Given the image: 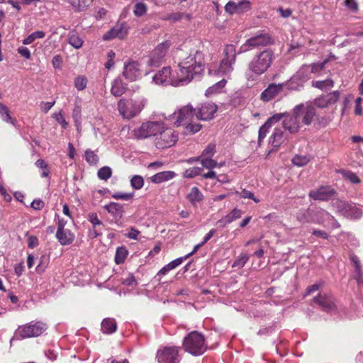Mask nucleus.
<instances>
[{"instance_id":"13d9d810","label":"nucleus","mask_w":363,"mask_h":363,"mask_svg":"<svg viewBox=\"0 0 363 363\" xmlns=\"http://www.w3.org/2000/svg\"><path fill=\"white\" fill-rule=\"evenodd\" d=\"M270 126L268 123H264L263 125L259 128V143H260L267 135Z\"/></svg>"},{"instance_id":"cd10ccee","label":"nucleus","mask_w":363,"mask_h":363,"mask_svg":"<svg viewBox=\"0 0 363 363\" xmlns=\"http://www.w3.org/2000/svg\"><path fill=\"white\" fill-rule=\"evenodd\" d=\"M203 194L196 186L192 187L187 196L189 201L193 205H196V203L200 202L203 199Z\"/></svg>"},{"instance_id":"6e6d98bb","label":"nucleus","mask_w":363,"mask_h":363,"mask_svg":"<svg viewBox=\"0 0 363 363\" xmlns=\"http://www.w3.org/2000/svg\"><path fill=\"white\" fill-rule=\"evenodd\" d=\"M328 60H325L322 62L320 63H313L311 65V72L312 73H317L321 70H323L325 65L328 63Z\"/></svg>"},{"instance_id":"1a4fd4ad","label":"nucleus","mask_w":363,"mask_h":363,"mask_svg":"<svg viewBox=\"0 0 363 363\" xmlns=\"http://www.w3.org/2000/svg\"><path fill=\"white\" fill-rule=\"evenodd\" d=\"M178 135L175 130L170 128H164L162 123V130L157 133L155 138V146L158 149L169 148L177 143Z\"/></svg>"},{"instance_id":"09e8293b","label":"nucleus","mask_w":363,"mask_h":363,"mask_svg":"<svg viewBox=\"0 0 363 363\" xmlns=\"http://www.w3.org/2000/svg\"><path fill=\"white\" fill-rule=\"evenodd\" d=\"M235 194L236 195H239L241 198L243 199H250L255 203H259L260 201L259 199L254 196V194L252 191H250L245 189H243L241 191H236Z\"/></svg>"},{"instance_id":"ddd939ff","label":"nucleus","mask_w":363,"mask_h":363,"mask_svg":"<svg viewBox=\"0 0 363 363\" xmlns=\"http://www.w3.org/2000/svg\"><path fill=\"white\" fill-rule=\"evenodd\" d=\"M170 47V43L168 41L159 44L150 53L147 62L150 67H158Z\"/></svg>"},{"instance_id":"3c124183","label":"nucleus","mask_w":363,"mask_h":363,"mask_svg":"<svg viewBox=\"0 0 363 363\" xmlns=\"http://www.w3.org/2000/svg\"><path fill=\"white\" fill-rule=\"evenodd\" d=\"M131 186L135 189H140L144 185V179L141 176L135 175L130 180Z\"/></svg>"},{"instance_id":"052dcab7","label":"nucleus","mask_w":363,"mask_h":363,"mask_svg":"<svg viewBox=\"0 0 363 363\" xmlns=\"http://www.w3.org/2000/svg\"><path fill=\"white\" fill-rule=\"evenodd\" d=\"M116 38H118V34L116 33V29L112 28L104 35L103 39L104 40H110Z\"/></svg>"},{"instance_id":"c9c22d12","label":"nucleus","mask_w":363,"mask_h":363,"mask_svg":"<svg viewBox=\"0 0 363 363\" xmlns=\"http://www.w3.org/2000/svg\"><path fill=\"white\" fill-rule=\"evenodd\" d=\"M45 36V32L42 30H38L32 33L28 37L23 40V44L29 45L31 44L35 39L43 38Z\"/></svg>"},{"instance_id":"f257e3e1","label":"nucleus","mask_w":363,"mask_h":363,"mask_svg":"<svg viewBox=\"0 0 363 363\" xmlns=\"http://www.w3.org/2000/svg\"><path fill=\"white\" fill-rule=\"evenodd\" d=\"M178 60V74L184 85L189 83L195 76L201 74L205 67L203 53L198 50L179 49L175 53Z\"/></svg>"},{"instance_id":"7c9ffc66","label":"nucleus","mask_w":363,"mask_h":363,"mask_svg":"<svg viewBox=\"0 0 363 363\" xmlns=\"http://www.w3.org/2000/svg\"><path fill=\"white\" fill-rule=\"evenodd\" d=\"M75 11L79 12L86 10L93 2V0H78L77 4L73 1H68Z\"/></svg>"},{"instance_id":"f3484780","label":"nucleus","mask_w":363,"mask_h":363,"mask_svg":"<svg viewBox=\"0 0 363 363\" xmlns=\"http://www.w3.org/2000/svg\"><path fill=\"white\" fill-rule=\"evenodd\" d=\"M123 75L130 81H135L141 75L140 64L136 61H128L125 64Z\"/></svg>"},{"instance_id":"864d4df0","label":"nucleus","mask_w":363,"mask_h":363,"mask_svg":"<svg viewBox=\"0 0 363 363\" xmlns=\"http://www.w3.org/2000/svg\"><path fill=\"white\" fill-rule=\"evenodd\" d=\"M344 5L353 13H357L359 10V4L356 0H345Z\"/></svg>"},{"instance_id":"79ce46f5","label":"nucleus","mask_w":363,"mask_h":363,"mask_svg":"<svg viewBox=\"0 0 363 363\" xmlns=\"http://www.w3.org/2000/svg\"><path fill=\"white\" fill-rule=\"evenodd\" d=\"M112 175V170L109 167L105 166L98 170L97 176L101 180H107Z\"/></svg>"},{"instance_id":"9d476101","label":"nucleus","mask_w":363,"mask_h":363,"mask_svg":"<svg viewBox=\"0 0 363 363\" xmlns=\"http://www.w3.org/2000/svg\"><path fill=\"white\" fill-rule=\"evenodd\" d=\"M162 130V123L159 122L148 121L142 123V125L133 130L132 133L136 139H144L151 136L155 138L157 133Z\"/></svg>"},{"instance_id":"bf43d9fd","label":"nucleus","mask_w":363,"mask_h":363,"mask_svg":"<svg viewBox=\"0 0 363 363\" xmlns=\"http://www.w3.org/2000/svg\"><path fill=\"white\" fill-rule=\"evenodd\" d=\"M286 113H277L269 118L265 122L266 123H268V125L271 127L274 123L279 121L282 118L284 117Z\"/></svg>"},{"instance_id":"c85d7f7f","label":"nucleus","mask_w":363,"mask_h":363,"mask_svg":"<svg viewBox=\"0 0 363 363\" xmlns=\"http://www.w3.org/2000/svg\"><path fill=\"white\" fill-rule=\"evenodd\" d=\"M334 82L331 79L325 80L314 81L312 82V86L322 91H327L328 89L334 86Z\"/></svg>"},{"instance_id":"423d86ee","label":"nucleus","mask_w":363,"mask_h":363,"mask_svg":"<svg viewBox=\"0 0 363 363\" xmlns=\"http://www.w3.org/2000/svg\"><path fill=\"white\" fill-rule=\"evenodd\" d=\"M293 110L301 125L308 126L315 123L316 121H318V124L321 123L316 108L311 103L298 104Z\"/></svg>"},{"instance_id":"b1692460","label":"nucleus","mask_w":363,"mask_h":363,"mask_svg":"<svg viewBox=\"0 0 363 363\" xmlns=\"http://www.w3.org/2000/svg\"><path fill=\"white\" fill-rule=\"evenodd\" d=\"M127 87L121 79H115L111 86V93L116 97L121 96L125 93Z\"/></svg>"},{"instance_id":"37998d69","label":"nucleus","mask_w":363,"mask_h":363,"mask_svg":"<svg viewBox=\"0 0 363 363\" xmlns=\"http://www.w3.org/2000/svg\"><path fill=\"white\" fill-rule=\"evenodd\" d=\"M237 13H243L250 10L251 3L248 0H242L238 3H235Z\"/></svg>"},{"instance_id":"ea45409f","label":"nucleus","mask_w":363,"mask_h":363,"mask_svg":"<svg viewBox=\"0 0 363 363\" xmlns=\"http://www.w3.org/2000/svg\"><path fill=\"white\" fill-rule=\"evenodd\" d=\"M147 11V6L145 3L138 2L134 6L133 13L137 17L143 16L146 13Z\"/></svg>"},{"instance_id":"a211bd4d","label":"nucleus","mask_w":363,"mask_h":363,"mask_svg":"<svg viewBox=\"0 0 363 363\" xmlns=\"http://www.w3.org/2000/svg\"><path fill=\"white\" fill-rule=\"evenodd\" d=\"M284 84L271 83L261 93L260 99L264 102H268L274 99L278 94L283 91Z\"/></svg>"},{"instance_id":"4be33fe9","label":"nucleus","mask_w":363,"mask_h":363,"mask_svg":"<svg viewBox=\"0 0 363 363\" xmlns=\"http://www.w3.org/2000/svg\"><path fill=\"white\" fill-rule=\"evenodd\" d=\"M56 238L62 245H69L74 240V234L68 229L57 230Z\"/></svg>"},{"instance_id":"aec40b11","label":"nucleus","mask_w":363,"mask_h":363,"mask_svg":"<svg viewBox=\"0 0 363 363\" xmlns=\"http://www.w3.org/2000/svg\"><path fill=\"white\" fill-rule=\"evenodd\" d=\"M335 194L333 189L330 186H320L318 189L309 192V197L313 200L328 201Z\"/></svg>"},{"instance_id":"603ef678","label":"nucleus","mask_w":363,"mask_h":363,"mask_svg":"<svg viewBox=\"0 0 363 363\" xmlns=\"http://www.w3.org/2000/svg\"><path fill=\"white\" fill-rule=\"evenodd\" d=\"M85 159L90 164H96L99 162V157L91 150L85 152Z\"/></svg>"},{"instance_id":"20e7f679","label":"nucleus","mask_w":363,"mask_h":363,"mask_svg":"<svg viewBox=\"0 0 363 363\" xmlns=\"http://www.w3.org/2000/svg\"><path fill=\"white\" fill-rule=\"evenodd\" d=\"M145 100L133 99H121L118 101L117 108L119 114L124 119H132L136 117L145 107Z\"/></svg>"},{"instance_id":"9b49d317","label":"nucleus","mask_w":363,"mask_h":363,"mask_svg":"<svg viewBox=\"0 0 363 363\" xmlns=\"http://www.w3.org/2000/svg\"><path fill=\"white\" fill-rule=\"evenodd\" d=\"M179 347L177 346H165L160 348L157 352L158 363H179Z\"/></svg>"},{"instance_id":"f8f14e48","label":"nucleus","mask_w":363,"mask_h":363,"mask_svg":"<svg viewBox=\"0 0 363 363\" xmlns=\"http://www.w3.org/2000/svg\"><path fill=\"white\" fill-rule=\"evenodd\" d=\"M337 211L343 216L350 219H357L362 216V210L354 204L345 201L337 200L333 203Z\"/></svg>"},{"instance_id":"a878e982","label":"nucleus","mask_w":363,"mask_h":363,"mask_svg":"<svg viewBox=\"0 0 363 363\" xmlns=\"http://www.w3.org/2000/svg\"><path fill=\"white\" fill-rule=\"evenodd\" d=\"M104 208L116 218H121L123 216V206L118 203L111 202Z\"/></svg>"},{"instance_id":"4d7b16f0","label":"nucleus","mask_w":363,"mask_h":363,"mask_svg":"<svg viewBox=\"0 0 363 363\" xmlns=\"http://www.w3.org/2000/svg\"><path fill=\"white\" fill-rule=\"evenodd\" d=\"M225 84H226V81L225 79H222L221 81L218 82L215 85H213V86L209 87L207 91H208V93H210V94L218 91L220 90L222 88H223L225 86Z\"/></svg>"},{"instance_id":"5701e85b","label":"nucleus","mask_w":363,"mask_h":363,"mask_svg":"<svg viewBox=\"0 0 363 363\" xmlns=\"http://www.w3.org/2000/svg\"><path fill=\"white\" fill-rule=\"evenodd\" d=\"M175 176V173L172 171H164L157 173L150 177L152 182L160 184L169 179H172Z\"/></svg>"},{"instance_id":"a19ab883","label":"nucleus","mask_w":363,"mask_h":363,"mask_svg":"<svg viewBox=\"0 0 363 363\" xmlns=\"http://www.w3.org/2000/svg\"><path fill=\"white\" fill-rule=\"evenodd\" d=\"M340 172L344 179L350 181L352 184H359L361 182L357 175L351 171L341 170Z\"/></svg>"},{"instance_id":"473e14b6","label":"nucleus","mask_w":363,"mask_h":363,"mask_svg":"<svg viewBox=\"0 0 363 363\" xmlns=\"http://www.w3.org/2000/svg\"><path fill=\"white\" fill-rule=\"evenodd\" d=\"M0 115L4 121L14 125L16 120L13 118L9 113V110L6 106L0 102Z\"/></svg>"},{"instance_id":"2eb2a0df","label":"nucleus","mask_w":363,"mask_h":363,"mask_svg":"<svg viewBox=\"0 0 363 363\" xmlns=\"http://www.w3.org/2000/svg\"><path fill=\"white\" fill-rule=\"evenodd\" d=\"M272 43V38L268 33L261 32L247 39L243 45L250 49H253L265 47Z\"/></svg>"},{"instance_id":"7ed1b4c3","label":"nucleus","mask_w":363,"mask_h":363,"mask_svg":"<svg viewBox=\"0 0 363 363\" xmlns=\"http://www.w3.org/2000/svg\"><path fill=\"white\" fill-rule=\"evenodd\" d=\"M175 114L177 116L174 125L177 127H183L185 133L194 134L201 129L202 125L193 121L196 116V109L191 104L182 106Z\"/></svg>"},{"instance_id":"a18cd8bd","label":"nucleus","mask_w":363,"mask_h":363,"mask_svg":"<svg viewBox=\"0 0 363 363\" xmlns=\"http://www.w3.org/2000/svg\"><path fill=\"white\" fill-rule=\"evenodd\" d=\"M291 161L294 165L298 167H303L309 162L310 159L306 155H297L294 157Z\"/></svg>"},{"instance_id":"f03ea898","label":"nucleus","mask_w":363,"mask_h":363,"mask_svg":"<svg viewBox=\"0 0 363 363\" xmlns=\"http://www.w3.org/2000/svg\"><path fill=\"white\" fill-rule=\"evenodd\" d=\"M275 58L271 49H265L257 52L247 65L250 77H257L265 73L271 67Z\"/></svg>"},{"instance_id":"c756f323","label":"nucleus","mask_w":363,"mask_h":363,"mask_svg":"<svg viewBox=\"0 0 363 363\" xmlns=\"http://www.w3.org/2000/svg\"><path fill=\"white\" fill-rule=\"evenodd\" d=\"M233 64H235V62H231L227 60L222 59L220 62V66L218 69V72L219 73H222L223 75L227 76L233 72Z\"/></svg>"},{"instance_id":"680f3d73","label":"nucleus","mask_w":363,"mask_h":363,"mask_svg":"<svg viewBox=\"0 0 363 363\" xmlns=\"http://www.w3.org/2000/svg\"><path fill=\"white\" fill-rule=\"evenodd\" d=\"M89 220L93 225V228H96L97 225H102L101 221L98 218L96 213H90L89 215Z\"/></svg>"},{"instance_id":"e2e57ef3","label":"nucleus","mask_w":363,"mask_h":363,"mask_svg":"<svg viewBox=\"0 0 363 363\" xmlns=\"http://www.w3.org/2000/svg\"><path fill=\"white\" fill-rule=\"evenodd\" d=\"M225 10L227 13L230 14L236 13V6L235 2L234 1H229L226 4L225 6Z\"/></svg>"},{"instance_id":"4468645a","label":"nucleus","mask_w":363,"mask_h":363,"mask_svg":"<svg viewBox=\"0 0 363 363\" xmlns=\"http://www.w3.org/2000/svg\"><path fill=\"white\" fill-rule=\"evenodd\" d=\"M196 109V117L199 121L212 120L218 110V106L213 102L201 104Z\"/></svg>"},{"instance_id":"8fccbe9b","label":"nucleus","mask_w":363,"mask_h":363,"mask_svg":"<svg viewBox=\"0 0 363 363\" xmlns=\"http://www.w3.org/2000/svg\"><path fill=\"white\" fill-rule=\"evenodd\" d=\"M35 165L37 167L42 169L43 172L41 173V177H47L49 176L50 170L48 168V164L43 159H39L35 162Z\"/></svg>"},{"instance_id":"774afa93","label":"nucleus","mask_w":363,"mask_h":363,"mask_svg":"<svg viewBox=\"0 0 363 363\" xmlns=\"http://www.w3.org/2000/svg\"><path fill=\"white\" fill-rule=\"evenodd\" d=\"M55 101H52V102H41L40 103V109L44 113H48L49 111V110L55 105Z\"/></svg>"},{"instance_id":"e433bc0d","label":"nucleus","mask_w":363,"mask_h":363,"mask_svg":"<svg viewBox=\"0 0 363 363\" xmlns=\"http://www.w3.org/2000/svg\"><path fill=\"white\" fill-rule=\"evenodd\" d=\"M113 28L116 29L118 38L122 39L127 35L128 26L126 23L123 22L117 24Z\"/></svg>"},{"instance_id":"58836bf2","label":"nucleus","mask_w":363,"mask_h":363,"mask_svg":"<svg viewBox=\"0 0 363 363\" xmlns=\"http://www.w3.org/2000/svg\"><path fill=\"white\" fill-rule=\"evenodd\" d=\"M201 164L203 167L211 169L215 167H220L223 165V163L218 164L216 160L211 158H202L201 160Z\"/></svg>"},{"instance_id":"393cba45","label":"nucleus","mask_w":363,"mask_h":363,"mask_svg":"<svg viewBox=\"0 0 363 363\" xmlns=\"http://www.w3.org/2000/svg\"><path fill=\"white\" fill-rule=\"evenodd\" d=\"M117 324L113 318H107L101 322V331L104 334H111L116 332Z\"/></svg>"},{"instance_id":"2f4dec72","label":"nucleus","mask_w":363,"mask_h":363,"mask_svg":"<svg viewBox=\"0 0 363 363\" xmlns=\"http://www.w3.org/2000/svg\"><path fill=\"white\" fill-rule=\"evenodd\" d=\"M128 250L125 247H118L116 249L115 255V262L117 264H121L124 262L128 256Z\"/></svg>"},{"instance_id":"4c0bfd02","label":"nucleus","mask_w":363,"mask_h":363,"mask_svg":"<svg viewBox=\"0 0 363 363\" xmlns=\"http://www.w3.org/2000/svg\"><path fill=\"white\" fill-rule=\"evenodd\" d=\"M203 169L199 167H194L186 169L184 172V177L185 178H194L196 176L201 174Z\"/></svg>"},{"instance_id":"f704fd0d","label":"nucleus","mask_w":363,"mask_h":363,"mask_svg":"<svg viewBox=\"0 0 363 363\" xmlns=\"http://www.w3.org/2000/svg\"><path fill=\"white\" fill-rule=\"evenodd\" d=\"M68 42L73 48L76 49L82 48L84 43L83 40L77 34L75 33L69 35Z\"/></svg>"},{"instance_id":"0eeeda50","label":"nucleus","mask_w":363,"mask_h":363,"mask_svg":"<svg viewBox=\"0 0 363 363\" xmlns=\"http://www.w3.org/2000/svg\"><path fill=\"white\" fill-rule=\"evenodd\" d=\"M48 329V325L42 320L30 321L19 325L15 335L21 339L35 337L41 335Z\"/></svg>"},{"instance_id":"5fc2aeb1","label":"nucleus","mask_w":363,"mask_h":363,"mask_svg":"<svg viewBox=\"0 0 363 363\" xmlns=\"http://www.w3.org/2000/svg\"><path fill=\"white\" fill-rule=\"evenodd\" d=\"M48 260L49 259L45 256H43L40 258V263L38 264L36 267V270L38 272H43L45 270V269L48 267Z\"/></svg>"},{"instance_id":"72a5a7b5","label":"nucleus","mask_w":363,"mask_h":363,"mask_svg":"<svg viewBox=\"0 0 363 363\" xmlns=\"http://www.w3.org/2000/svg\"><path fill=\"white\" fill-rule=\"evenodd\" d=\"M272 137L273 139L271 143L275 147H279L284 140V133L280 129H275Z\"/></svg>"},{"instance_id":"49530a36","label":"nucleus","mask_w":363,"mask_h":363,"mask_svg":"<svg viewBox=\"0 0 363 363\" xmlns=\"http://www.w3.org/2000/svg\"><path fill=\"white\" fill-rule=\"evenodd\" d=\"M216 152V145L210 143L203 150L200 157L202 158H211Z\"/></svg>"},{"instance_id":"c03bdc74","label":"nucleus","mask_w":363,"mask_h":363,"mask_svg":"<svg viewBox=\"0 0 363 363\" xmlns=\"http://www.w3.org/2000/svg\"><path fill=\"white\" fill-rule=\"evenodd\" d=\"M87 82L86 77L78 76L74 79V86L78 91H82L86 87Z\"/></svg>"},{"instance_id":"412c9836","label":"nucleus","mask_w":363,"mask_h":363,"mask_svg":"<svg viewBox=\"0 0 363 363\" xmlns=\"http://www.w3.org/2000/svg\"><path fill=\"white\" fill-rule=\"evenodd\" d=\"M283 126L285 130H289L291 133H297L301 127V123L298 121L296 115L294 114V110L291 114L286 113L284 120L283 121Z\"/></svg>"},{"instance_id":"69168bd1","label":"nucleus","mask_w":363,"mask_h":363,"mask_svg":"<svg viewBox=\"0 0 363 363\" xmlns=\"http://www.w3.org/2000/svg\"><path fill=\"white\" fill-rule=\"evenodd\" d=\"M39 245L38 239L35 235H31L28 238V247L29 248H35Z\"/></svg>"},{"instance_id":"bb28decb","label":"nucleus","mask_w":363,"mask_h":363,"mask_svg":"<svg viewBox=\"0 0 363 363\" xmlns=\"http://www.w3.org/2000/svg\"><path fill=\"white\" fill-rule=\"evenodd\" d=\"M223 60H227L231 62H235L236 60V50L233 45H227L223 50Z\"/></svg>"},{"instance_id":"338daca9","label":"nucleus","mask_w":363,"mask_h":363,"mask_svg":"<svg viewBox=\"0 0 363 363\" xmlns=\"http://www.w3.org/2000/svg\"><path fill=\"white\" fill-rule=\"evenodd\" d=\"M45 206V203L41 199H35L31 203V207L35 210H42Z\"/></svg>"},{"instance_id":"39448f33","label":"nucleus","mask_w":363,"mask_h":363,"mask_svg":"<svg viewBox=\"0 0 363 363\" xmlns=\"http://www.w3.org/2000/svg\"><path fill=\"white\" fill-rule=\"evenodd\" d=\"M184 350L194 356L203 354L207 350L204 336L198 331H192L184 338Z\"/></svg>"},{"instance_id":"de8ad7c7","label":"nucleus","mask_w":363,"mask_h":363,"mask_svg":"<svg viewBox=\"0 0 363 363\" xmlns=\"http://www.w3.org/2000/svg\"><path fill=\"white\" fill-rule=\"evenodd\" d=\"M249 258L250 257L247 254H241L233 262L232 267L241 269L247 263Z\"/></svg>"},{"instance_id":"dca6fc26","label":"nucleus","mask_w":363,"mask_h":363,"mask_svg":"<svg viewBox=\"0 0 363 363\" xmlns=\"http://www.w3.org/2000/svg\"><path fill=\"white\" fill-rule=\"evenodd\" d=\"M340 93L338 91H334L327 94H323L314 100V106L320 108H324L330 105L335 104L340 99Z\"/></svg>"},{"instance_id":"6ab92c4d","label":"nucleus","mask_w":363,"mask_h":363,"mask_svg":"<svg viewBox=\"0 0 363 363\" xmlns=\"http://www.w3.org/2000/svg\"><path fill=\"white\" fill-rule=\"evenodd\" d=\"M313 301L318 304L323 310L329 311L335 308V302L333 296L330 294L320 293L314 297Z\"/></svg>"},{"instance_id":"0e129e2a","label":"nucleus","mask_w":363,"mask_h":363,"mask_svg":"<svg viewBox=\"0 0 363 363\" xmlns=\"http://www.w3.org/2000/svg\"><path fill=\"white\" fill-rule=\"evenodd\" d=\"M140 232L136 228L132 227L130 228V231L126 234L127 238L135 240H138V235Z\"/></svg>"},{"instance_id":"6e6552de","label":"nucleus","mask_w":363,"mask_h":363,"mask_svg":"<svg viewBox=\"0 0 363 363\" xmlns=\"http://www.w3.org/2000/svg\"><path fill=\"white\" fill-rule=\"evenodd\" d=\"M153 81L157 84L164 86L172 85L178 86L184 85L179 74H178V72L177 71L175 74H173L170 67H163L162 70L159 71L154 76Z\"/></svg>"}]
</instances>
